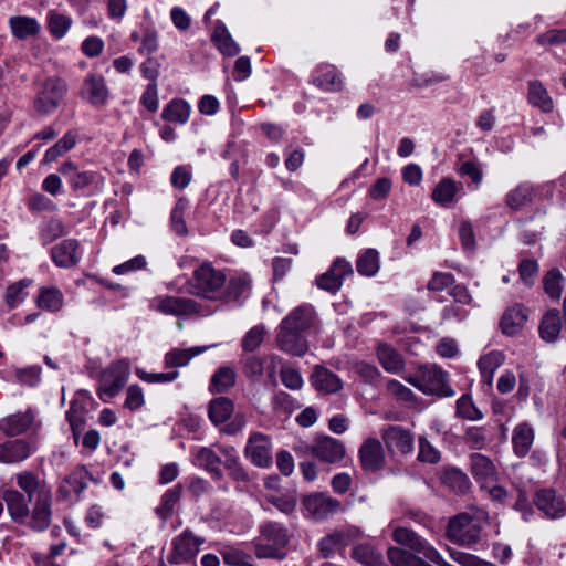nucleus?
<instances>
[{"mask_svg": "<svg viewBox=\"0 0 566 566\" xmlns=\"http://www.w3.org/2000/svg\"><path fill=\"white\" fill-rule=\"evenodd\" d=\"M405 379L428 396L446 398L454 395L449 384L448 373L434 364L419 366L413 375H409Z\"/></svg>", "mask_w": 566, "mask_h": 566, "instance_id": "1", "label": "nucleus"}, {"mask_svg": "<svg viewBox=\"0 0 566 566\" xmlns=\"http://www.w3.org/2000/svg\"><path fill=\"white\" fill-rule=\"evenodd\" d=\"M260 535L265 543L255 544L256 557L279 560L286 557L284 548L290 542L286 527L277 522H266L260 526Z\"/></svg>", "mask_w": 566, "mask_h": 566, "instance_id": "2", "label": "nucleus"}, {"mask_svg": "<svg viewBox=\"0 0 566 566\" xmlns=\"http://www.w3.org/2000/svg\"><path fill=\"white\" fill-rule=\"evenodd\" d=\"M67 91L65 82L59 77L46 78L34 98L33 106L38 114L46 115L59 107Z\"/></svg>", "mask_w": 566, "mask_h": 566, "instance_id": "3", "label": "nucleus"}, {"mask_svg": "<svg viewBox=\"0 0 566 566\" xmlns=\"http://www.w3.org/2000/svg\"><path fill=\"white\" fill-rule=\"evenodd\" d=\"M308 452L323 463L334 464L340 462L346 454L345 444L329 436H319L307 448Z\"/></svg>", "mask_w": 566, "mask_h": 566, "instance_id": "4", "label": "nucleus"}, {"mask_svg": "<svg viewBox=\"0 0 566 566\" xmlns=\"http://www.w3.org/2000/svg\"><path fill=\"white\" fill-rule=\"evenodd\" d=\"M303 506L307 514L316 520H326L342 510V503L337 499L326 495L323 492H315L303 497Z\"/></svg>", "mask_w": 566, "mask_h": 566, "instance_id": "5", "label": "nucleus"}, {"mask_svg": "<svg viewBox=\"0 0 566 566\" xmlns=\"http://www.w3.org/2000/svg\"><path fill=\"white\" fill-rule=\"evenodd\" d=\"M244 453L247 458L259 468H269L272 464V444L270 438L261 432L250 434Z\"/></svg>", "mask_w": 566, "mask_h": 566, "instance_id": "6", "label": "nucleus"}, {"mask_svg": "<svg viewBox=\"0 0 566 566\" xmlns=\"http://www.w3.org/2000/svg\"><path fill=\"white\" fill-rule=\"evenodd\" d=\"M277 347L292 356L302 357L308 350V343L303 333L293 331L281 322L275 337Z\"/></svg>", "mask_w": 566, "mask_h": 566, "instance_id": "7", "label": "nucleus"}, {"mask_svg": "<svg viewBox=\"0 0 566 566\" xmlns=\"http://www.w3.org/2000/svg\"><path fill=\"white\" fill-rule=\"evenodd\" d=\"M358 455L360 465L366 472H378L386 464L384 447L376 438L366 439L359 448Z\"/></svg>", "mask_w": 566, "mask_h": 566, "instance_id": "8", "label": "nucleus"}, {"mask_svg": "<svg viewBox=\"0 0 566 566\" xmlns=\"http://www.w3.org/2000/svg\"><path fill=\"white\" fill-rule=\"evenodd\" d=\"M128 368L119 363L113 364L102 375L98 388V395L104 397H115L125 386L128 377Z\"/></svg>", "mask_w": 566, "mask_h": 566, "instance_id": "9", "label": "nucleus"}, {"mask_svg": "<svg viewBox=\"0 0 566 566\" xmlns=\"http://www.w3.org/2000/svg\"><path fill=\"white\" fill-rule=\"evenodd\" d=\"M381 437L389 452L397 450L401 454H407L412 451L413 436L400 426H389L382 431Z\"/></svg>", "mask_w": 566, "mask_h": 566, "instance_id": "10", "label": "nucleus"}, {"mask_svg": "<svg viewBox=\"0 0 566 566\" xmlns=\"http://www.w3.org/2000/svg\"><path fill=\"white\" fill-rule=\"evenodd\" d=\"M527 318V308L516 303L503 313L499 324L501 332L506 336H514L523 329Z\"/></svg>", "mask_w": 566, "mask_h": 566, "instance_id": "11", "label": "nucleus"}, {"mask_svg": "<svg viewBox=\"0 0 566 566\" xmlns=\"http://www.w3.org/2000/svg\"><path fill=\"white\" fill-rule=\"evenodd\" d=\"M51 523V496L45 491L36 494L35 503L31 512L29 526L36 532L44 531Z\"/></svg>", "mask_w": 566, "mask_h": 566, "instance_id": "12", "label": "nucleus"}, {"mask_svg": "<svg viewBox=\"0 0 566 566\" xmlns=\"http://www.w3.org/2000/svg\"><path fill=\"white\" fill-rule=\"evenodd\" d=\"M313 387L323 394H336L343 388L340 378L328 368L316 365L310 377Z\"/></svg>", "mask_w": 566, "mask_h": 566, "instance_id": "13", "label": "nucleus"}, {"mask_svg": "<svg viewBox=\"0 0 566 566\" xmlns=\"http://www.w3.org/2000/svg\"><path fill=\"white\" fill-rule=\"evenodd\" d=\"M312 83L325 92H339L343 88L340 74L331 64L317 66L313 73Z\"/></svg>", "mask_w": 566, "mask_h": 566, "instance_id": "14", "label": "nucleus"}, {"mask_svg": "<svg viewBox=\"0 0 566 566\" xmlns=\"http://www.w3.org/2000/svg\"><path fill=\"white\" fill-rule=\"evenodd\" d=\"M92 479L90 471L84 465H80L63 479L59 488V495L67 499L71 494H75L78 499L81 492L86 488V481Z\"/></svg>", "mask_w": 566, "mask_h": 566, "instance_id": "15", "label": "nucleus"}, {"mask_svg": "<svg viewBox=\"0 0 566 566\" xmlns=\"http://www.w3.org/2000/svg\"><path fill=\"white\" fill-rule=\"evenodd\" d=\"M534 504L545 515L557 518L565 514L566 507L564 501L558 499L554 490L543 489L536 492Z\"/></svg>", "mask_w": 566, "mask_h": 566, "instance_id": "16", "label": "nucleus"}, {"mask_svg": "<svg viewBox=\"0 0 566 566\" xmlns=\"http://www.w3.org/2000/svg\"><path fill=\"white\" fill-rule=\"evenodd\" d=\"M2 499L7 504L9 514L11 518L19 524H22L28 518L29 503L32 500H29L24 494L15 491V490H6L2 493Z\"/></svg>", "mask_w": 566, "mask_h": 566, "instance_id": "17", "label": "nucleus"}, {"mask_svg": "<svg viewBox=\"0 0 566 566\" xmlns=\"http://www.w3.org/2000/svg\"><path fill=\"white\" fill-rule=\"evenodd\" d=\"M82 96L94 106L104 105L108 98V90L102 75L91 74L84 81Z\"/></svg>", "mask_w": 566, "mask_h": 566, "instance_id": "18", "label": "nucleus"}, {"mask_svg": "<svg viewBox=\"0 0 566 566\" xmlns=\"http://www.w3.org/2000/svg\"><path fill=\"white\" fill-rule=\"evenodd\" d=\"M282 323L304 334L315 325L316 314L311 305H301L283 318Z\"/></svg>", "mask_w": 566, "mask_h": 566, "instance_id": "19", "label": "nucleus"}, {"mask_svg": "<svg viewBox=\"0 0 566 566\" xmlns=\"http://www.w3.org/2000/svg\"><path fill=\"white\" fill-rule=\"evenodd\" d=\"M78 242L75 239L63 240L51 250V256L57 266L69 268L77 263L76 251Z\"/></svg>", "mask_w": 566, "mask_h": 566, "instance_id": "20", "label": "nucleus"}, {"mask_svg": "<svg viewBox=\"0 0 566 566\" xmlns=\"http://www.w3.org/2000/svg\"><path fill=\"white\" fill-rule=\"evenodd\" d=\"M536 197V189L530 182H523L507 192L505 203L509 208L516 211L533 202Z\"/></svg>", "mask_w": 566, "mask_h": 566, "instance_id": "21", "label": "nucleus"}, {"mask_svg": "<svg viewBox=\"0 0 566 566\" xmlns=\"http://www.w3.org/2000/svg\"><path fill=\"white\" fill-rule=\"evenodd\" d=\"M562 321L559 311L556 308L547 311L539 323L538 332L543 340L554 343L560 333Z\"/></svg>", "mask_w": 566, "mask_h": 566, "instance_id": "22", "label": "nucleus"}, {"mask_svg": "<svg viewBox=\"0 0 566 566\" xmlns=\"http://www.w3.org/2000/svg\"><path fill=\"white\" fill-rule=\"evenodd\" d=\"M527 101L534 107H538L543 113L553 112V99L541 81L534 80L528 82Z\"/></svg>", "mask_w": 566, "mask_h": 566, "instance_id": "23", "label": "nucleus"}, {"mask_svg": "<svg viewBox=\"0 0 566 566\" xmlns=\"http://www.w3.org/2000/svg\"><path fill=\"white\" fill-rule=\"evenodd\" d=\"M471 473L481 483L491 481L496 475L493 462L484 454L473 453L470 455Z\"/></svg>", "mask_w": 566, "mask_h": 566, "instance_id": "24", "label": "nucleus"}, {"mask_svg": "<svg viewBox=\"0 0 566 566\" xmlns=\"http://www.w3.org/2000/svg\"><path fill=\"white\" fill-rule=\"evenodd\" d=\"M459 191L457 182L451 178H442L431 193L433 202L440 207H450Z\"/></svg>", "mask_w": 566, "mask_h": 566, "instance_id": "25", "label": "nucleus"}, {"mask_svg": "<svg viewBox=\"0 0 566 566\" xmlns=\"http://www.w3.org/2000/svg\"><path fill=\"white\" fill-rule=\"evenodd\" d=\"M212 41L223 55L235 56L240 52V46L221 21L214 27Z\"/></svg>", "mask_w": 566, "mask_h": 566, "instance_id": "26", "label": "nucleus"}, {"mask_svg": "<svg viewBox=\"0 0 566 566\" xmlns=\"http://www.w3.org/2000/svg\"><path fill=\"white\" fill-rule=\"evenodd\" d=\"M234 411V403L228 397H218L209 402L208 416L213 424L224 423Z\"/></svg>", "mask_w": 566, "mask_h": 566, "instance_id": "27", "label": "nucleus"}, {"mask_svg": "<svg viewBox=\"0 0 566 566\" xmlns=\"http://www.w3.org/2000/svg\"><path fill=\"white\" fill-rule=\"evenodd\" d=\"M377 357L384 369L389 373H398L405 367V359L402 355L390 345H378Z\"/></svg>", "mask_w": 566, "mask_h": 566, "instance_id": "28", "label": "nucleus"}, {"mask_svg": "<svg viewBox=\"0 0 566 566\" xmlns=\"http://www.w3.org/2000/svg\"><path fill=\"white\" fill-rule=\"evenodd\" d=\"M33 421L30 412L15 413L0 421V430L6 436L14 437L25 432Z\"/></svg>", "mask_w": 566, "mask_h": 566, "instance_id": "29", "label": "nucleus"}, {"mask_svg": "<svg viewBox=\"0 0 566 566\" xmlns=\"http://www.w3.org/2000/svg\"><path fill=\"white\" fill-rule=\"evenodd\" d=\"M352 264L345 259H336L327 272L323 273L316 283H342L353 275Z\"/></svg>", "mask_w": 566, "mask_h": 566, "instance_id": "30", "label": "nucleus"}, {"mask_svg": "<svg viewBox=\"0 0 566 566\" xmlns=\"http://www.w3.org/2000/svg\"><path fill=\"white\" fill-rule=\"evenodd\" d=\"M379 253L375 249L364 250L356 260L357 272L363 276H374L379 271Z\"/></svg>", "mask_w": 566, "mask_h": 566, "instance_id": "31", "label": "nucleus"}, {"mask_svg": "<svg viewBox=\"0 0 566 566\" xmlns=\"http://www.w3.org/2000/svg\"><path fill=\"white\" fill-rule=\"evenodd\" d=\"M237 374L233 368L222 366L211 377L210 391L217 394L227 392L235 385Z\"/></svg>", "mask_w": 566, "mask_h": 566, "instance_id": "32", "label": "nucleus"}, {"mask_svg": "<svg viewBox=\"0 0 566 566\" xmlns=\"http://www.w3.org/2000/svg\"><path fill=\"white\" fill-rule=\"evenodd\" d=\"M442 483L458 494H465L470 489V480L457 468H447L441 476Z\"/></svg>", "mask_w": 566, "mask_h": 566, "instance_id": "33", "label": "nucleus"}, {"mask_svg": "<svg viewBox=\"0 0 566 566\" xmlns=\"http://www.w3.org/2000/svg\"><path fill=\"white\" fill-rule=\"evenodd\" d=\"M470 528H476L473 518L468 513H461L450 518L447 526V537L451 541L463 538L464 533Z\"/></svg>", "mask_w": 566, "mask_h": 566, "instance_id": "34", "label": "nucleus"}, {"mask_svg": "<svg viewBox=\"0 0 566 566\" xmlns=\"http://www.w3.org/2000/svg\"><path fill=\"white\" fill-rule=\"evenodd\" d=\"M220 450L223 454L222 464L228 471V474L237 482H249L250 476L238 458L232 453L233 448H221Z\"/></svg>", "mask_w": 566, "mask_h": 566, "instance_id": "35", "label": "nucleus"}, {"mask_svg": "<svg viewBox=\"0 0 566 566\" xmlns=\"http://www.w3.org/2000/svg\"><path fill=\"white\" fill-rule=\"evenodd\" d=\"M205 543V538L196 536L191 531L186 530L179 535V559L190 560L198 552L201 544Z\"/></svg>", "mask_w": 566, "mask_h": 566, "instance_id": "36", "label": "nucleus"}, {"mask_svg": "<svg viewBox=\"0 0 566 566\" xmlns=\"http://www.w3.org/2000/svg\"><path fill=\"white\" fill-rule=\"evenodd\" d=\"M10 27L13 35L19 40L36 35L40 31L36 20L29 17H12L10 19Z\"/></svg>", "mask_w": 566, "mask_h": 566, "instance_id": "37", "label": "nucleus"}, {"mask_svg": "<svg viewBox=\"0 0 566 566\" xmlns=\"http://www.w3.org/2000/svg\"><path fill=\"white\" fill-rule=\"evenodd\" d=\"M533 439V429L528 424L523 423L517 426L512 437L515 453L520 457H524L530 451Z\"/></svg>", "mask_w": 566, "mask_h": 566, "instance_id": "38", "label": "nucleus"}, {"mask_svg": "<svg viewBox=\"0 0 566 566\" xmlns=\"http://www.w3.org/2000/svg\"><path fill=\"white\" fill-rule=\"evenodd\" d=\"M392 538L398 544L408 547L410 551L418 553L423 549L426 541L416 532L407 527H397L392 533Z\"/></svg>", "mask_w": 566, "mask_h": 566, "instance_id": "39", "label": "nucleus"}, {"mask_svg": "<svg viewBox=\"0 0 566 566\" xmlns=\"http://www.w3.org/2000/svg\"><path fill=\"white\" fill-rule=\"evenodd\" d=\"M352 557L364 566H381L382 556L369 544H359L352 551Z\"/></svg>", "mask_w": 566, "mask_h": 566, "instance_id": "40", "label": "nucleus"}, {"mask_svg": "<svg viewBox=\"0 0 566 566\" xmlns=\"http://www.w3.org/2000/svg\"><path fill=\"white\" fill-rule=\"evenodd\" d=\"M76 144V134L67 132L55 145L49 148L44 155V163L56 160L64 153L71 150Z\"/></svg>", "mask_w": 566, "mask_h": 566, "instance_id": "41", "label": "nucleus"}, {"mask_svg": "<svg viewBox=\"0 0 566 566\" xmlns=\"http://www.w3.org/2000/svg\"><path fill=\"white\" fill-rule=\"evenodd\" d=\"M199 465L206 468L209 472L213 473L217 479L222 478L221 469L219 464L222 463V460L210 449L201 448L197 452L196 457Z\"/></svg>", "mask_w": 566, "mask_h": 566, "instance_id": "42", "label": "nucleus"}, {"mask_svg": "<svg viewBox=\"0 0 566 566\" xmlns=\"http://www.w3.org/2000/svg\"><path fill=\"white\" fill-rule=\"evenodd\" d=\"M6 444V463L19 462L27 459L30 454V448L25 440L18 439L8 441Z\"/></svg>", "mask_w": 566, "mask_h": 566, "instance_id": "43", "label": "nucleus"}, {"mask_svg": "<svg viewBox=\"0 0 566 566\" xmlns=\"http://www.w3.org/2000/svg\"><path fill=\"white\" fill-rule=\"evenodd\" d=\"M455 415L459 418L469 420H480L483 418V413L475 407L471 396L468 394L458 399L455 406Z\"/></svg>", "mask_w": 566, "mask_h": 566, "instance_id": "44", "label": "nucleus"}, {"mask_svg": "<svg viewBox=\"0 0 566 566\" xmlns=\"http://www.w3.org/2000/svg\"><path fill=\"white\" fill-rule=\"evenodd\" d=\"M36 302L43 310L57 311L62 305V294L55 287H45L39 294Z\"/></svg>", "mask_w": 566, "mask_h": 566, "instance_id": "45", "label": "nucleus"}, {"mask_svg": "<svg viewBox=\"0 0 566 566\" xmlns=\"http://www.w3.org/2000/svg\"><path fill=\"white\" fill-rule=\"evenodd\" d=\"M387 556L394 566H419L420 563V557L400 547H390Z\"/></svg>", "mask_w": 566, "mask_h": 566, "instance_id": "46", "label": "nucleus"}, {"mask_svg": "<svg viewBox=\"0 0 566 566\" xmlns=\"http://www.w3.org/2000/svg\"><path fill=\"white\" fill-rule=\"evenodd\" d=\"M430 291H446L449 296H451L454 302L460 304H470L471 295L469 294L465 285H428Z\"/></svg>", "mask_w": 566, "mask_h": 566, "instance_id": "47", "label": "nucleus"}, {"mask_svg": "<svg viewBox=\"0 0 566 566\" xmlns=\"http://www.w3.org/2000/svg\"><path fill=\"white\" fill-rule=\"evenodd\" d=\"M266 329L263 325L252 327L242 339V348L244 352H254L264 340Z\"/></svg>", "mask_w": 566, "mask_h": 566, "instance_id": "48", "label": "nucleus"}, {"mask_svg": "<svg viewBox=\"0 0 566 566\" xmlns=\"http://www.w3.org/2000/svg\"><path fill=\"white\" fill-rule=\"evenodd\" d=\"M197 283H224L227 277L220 272L216 271L211 264L205 263L195 271Z\"/></svg>", "mask_w": 566, "mask_h": 566, "instance_id": "49", "label": "nucleus"}, {"mask_svg": "<svg viewBox=\"0 0 566 566\" xmlns=\"http://www.w3.org/2000/svg\"><path fill=\"white\" fill-rule=\"evenodd\" d=\"M176 504H177L176 489L168 490L161 496V503L159 506L156 507L155 513L159 518H161L163 521H166L167 518L172 516Z\"/></svg>", "mask_w": 566, "mask_h": 566, "instance_id": "50", "label": "nucleus"}, {"mask_svg": "<svg viewBox=\"0 0 566 566\" xmlns=\"http://www.w3.org/2000/svg\"><path fill=\"white\" fill-rule=\"evenodd\" d=\"M265 360L252 355L243 360V374L249 379H258L263 375Z\"/></svg>", "mask_w": 566, "mask_h": 566, "instance_id": "51", "label": "nucleus"}, {"mask_svg": "<svg viewBox=\"0 0 566 566\" xmlns=\"http://www.w3.org/2000/svg\"><path fill=\"white\" fill-rule=\"evenodd\" d=\"M71 25V19L60 13H52L49 19V30L55 38H62Z\"/></svg>", "mask_w": 566, "mask_h": 566, "instance_id": "52", "label": "nucleus"}, {"mask_svg": "<svg viewBox=\"0 0 566 566\" xmlns=\"http://www.w3.org/2000/svg\"><path fill=\"white\" fill-rule=\"evenodd\" d=\"M539 45H560L566 43V29L548 30L536 38Z\"/></svg>", "mask_w": 566, "mask_h": 566, "instance_id": "53", "label": "nucleus"}, {"mask_svg": "<svg viewBox=\"0 0 566 566\" xmlns=\"http://www.w3.org/2000/svg\"><path fill=\"white\" fill-rule=\"evenodd\" d=\"M343 542V535L340 533L329 534L323 537L318 543L319 554L323 558L331 557L336 547Z\"/></svg>", "mask_w": 566, "mask_h": 566, "instance_id": "54", "label": "nucleus"}, {"mask_svg": "<svg viewBox=\"0 0 566 566\" xmlns=\"http://www.w3.org/2000/svg\"><path fill=\"white\" fill-rule=\"evenodd\" d=\"M419 454L418 460L421 462H428V463H437L440 460V453L438 450H436L430 442L424 438H419Z\"/></svg>", "mask_w": 566, "mask_h": 566, "instance_id": "55", "label": "nucleus"}, {"mask_svg": "<svg viewBox=\"0 0 566 566\" xmlns=\"http://www.w3.org/2000/svg\"><path fill=\"white\" fill-rule=\"evenodd\" d=\"M451 557L454 562H457L461 566H494V564L485 562V560L479 558L478 556L465 553V552H459V551L451 552Z\"/></svg>", "mask_w": 566, "mask_h": 566, "instance_id": "56", "label": "nucleus"}, {"mask_svg": "<svg viewBox=\"0 0 566 566\" xmlns=\"http://www.w3.org/2000/svg\"><path fill=\"white\" fill-rule=\"evenodd\" d=\"M387 390L397 399L406 402H411L416 399L415 394L398 380H389L387 384Z\"/></svg>", "mask_w": 566, "mask_h": 566, "instance_id": "57", "label": "nucleus"}, {"mask_svg": "<svg viewBox=\"0 0 566 566\" xmlns=\"http://www.w3.org/2000/svg\"><path fill=\"white\" fill-rule=\"evenodd\" d=\"M458 174L461 177H468L478 187L482 181V170L473 161H464L458 168Z\"/></svg>", "mask_w": 566, "mask_h": 566, "instance_id": "58", "label": "nucleus"}, {"mask_svg": "<svg viewBox=\"0 0 566 566\" xmlns=\"http://www.w3.org/2000/svg\"><path fill=\"white\" fill-rule=\"evenodd\" d=\"M17 482L18 485L28 494L29 500H32V496L39 486L36 476L31 472H23L18 474Z\"/></svg>", "mask_w": 566, "mask_h": 566, "instance_id": "59", "label": "nucleus"}, {"mask_svg": "<svg viewBox=\"0 0 566 566\" xmlns=\"http://www.w3.org/2000/svg\"><path fill=\"white\" fill-rule=\"evenodd\" d=\"M281 380L285 387L292 390L300 389L303 385L301 374L293 368H282L280 371Z\"/></svg>", "mask_w": 566, "mask_h": 566, "instance_id": "60", "label": "nucleus"}, {"mask_svg": "<svg viewBox=\"0 0 566 566\" xmlns=\"http://www.w3.org/2000/svg\"><path fill=\"white\" fill-rule=\"evenodd\" d=\"M391 190V180L387 177L379 178L369 189V195L374 200H384Z\"/></svg>", "mask_w": 566, "mask_h": 566, "instance_id": "61", "label": "nucleus"}, {"mask_svg": "<svg viewBox=\"0 0 566 566\" xmlns=\"http://www.w3.org/2000/svg\"><path fill=\"white\" fill-rule=\"evenodd\" d=\"M539 266L536 260L523 259L518 264L520 279L524 282L533 280L538 273Z\"/></svg>", "mask_w": 566, "mask_h": 566, "instance_id": "62", "label": "nucleus"}, {"mask_svg": "<svg viewBox=\"0 0 566 566\" xmlns=\"http://www.w3.org/2000/svg\"><path fill=\"white\" fill-rule=\"evenodd\" d=\"M266 500L269 503L273 504L275 507H277L281 512H283L285 514H291L296 507V499L293 496L271 495Z\"/></svg>", "mask_w": 566, "mask_h": 566, "instance_id": "63", "label": "nucleus"}, {"mask_svg": "<svg viewBox=\"0 0 566 566\" xmlns=\"http://www.w3.org/2000/svg\"><path fill=\"white\" fill-rule=\"evenodd\" d=\"M464 441L472 449H481L484 446L485 437L482 428H469L464 434Z\"/></svg>", "mask_w": 566, "mask_h": 566, "instance_id": "64", "label": "nucleus"}]
</instances>
